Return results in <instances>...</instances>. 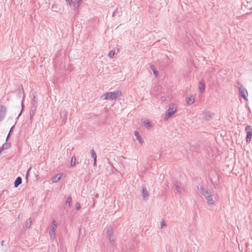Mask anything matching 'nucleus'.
<instances>
[{
    "label": "nucleus",
    "mask_w": 252,
    "mask_h": 252,
    "mask_svg": "<svg viewBox=\"0 0 252 252\" xmlns=\"http://www.w3.org/2000/svg\"><path fill=\"white\" fill-rule=\"evenodd\" d=\"M200 192L207 200V204L209 206H211L215 204L217 199L215 196H213L210 189H205L203 187L201 186Z\"/></svg>",
    "instance_id": "obj_1"
},
{
    "label": "nucleus",
    "mask_w": 252,
    "mask_h": 252,
    "mask_svg": "<svg viewBox=\"0 0 252 252\" xmlns=\"http://www.w3.org/2000/svg\"><path fill=\"white\" fill-rule=\"evenodd\" d=\"M38 97L36 94L35 93L33 98L31 101V108L30 110V117L31 119L32 118L35 114V112L36 110V108L38 105Z\"/></svg>",
    "instance_id": "obj_2"
},
{
    "label": "nucleus",
    "mask_w": 252,
    "mask_h": 252,
    "mask_svg": "<svg viewBox=\"0 0 252 252\" xmlns=\"http://www.w3.org/2000/svg\"><path fill=\"white\" fill-rule=\"evenodd\" d=\"M122 94L121 92H109L104 94L105 100H116Z\"/></svg>",
    "instance_id": "obj_3"
},
{
    "label": "nucleus",
    "mask_w": 252,
    "mask_h": 252,
    "mask_svg": "<svg viewBox=\"0 0 252 252\" xmlns=\"http://www.w3.org/2000/svg\"><path fill=\"white\" fill-rule=\"evenodd\" d=\"M106 234L110 244L114 245L115 243V237L113 234V229L111 227H109L107 229Z\"/></svg>",
    "instance_id": "obj_4"
},
{
    "label": "nucleus",
    "mask_w": 252,
    "mask_h": 252,
    "mask_svg": "<svg viewBox=\"0 0 252 252\" xmlns=\"http://www.w3.org/2000/svg\"><path fill=\"white\" fill-rule=\"evenodd\" d=\"M239 92L241 96L242 97H243L245 100H247V96L248 94L247 90L246 89H245L243 85L239 82H237Z\"/></svg>",
    "instance_id": "obj_5"
},
{
    "label": "nucleus",
    "mask_w": 252,
    "mask_h": 252,
    "mask_svg": "<svg viewBox=\"0 0 252 252\" xmlns=\"http://www.w3.org/2000/svg\"><path fill=\"white\" fill-rule=\"evenodd\" d=\"M177 110L176 105L174 104H170L169 108L168 109L165 117L166 120H168L172 115L174 114Z\"/></svg>",
    "instance_id": "obj_6"
},
{
    "label": "nucleus",
    "mask_w": 252,
    "mask_h": 252,
    "mask_svg": "<svg viewBox=\"0 0 252 252\" xmlns=\"http://www.w3.org/2000/svg\"><path fill=\"white\" fill-rule=\"evenodd\" d=\"M245 130L247 133L246 141L247 143H249L252 141V126L250 125L247 126L246 127Z\"/></svg>",
    "instance_id": "obj_7"
},
{
    "label": "nucleus",
    "mask_w": 252,
    "mask_h": 252,
    "mask_svg": "<svg viewBox=\"0 0 252 252\" xmlns=\"http://www.w3.org/2000/svg\"><path fill=\"white\" fill-rule=\"evenodd\" d=\"M173 184L175 187V189L177 193L179 194H181L182 191L184 189V187L182 183L178 181H175L173 182Z\"/></svg>",
    "instance_id": "obj_8"
},
{
    "label": "nucleus",
    "mask_w": 252,
    "mask_h": 252,
    "mask_svg": "<svg viewBox=\"0 0 252 252\" xmlns=\"http://www.w3.org/2000/svg\"><path fill=\"white\" fill-rule=\"evenodd\" d=\"M68 112L65 109L63 110L60 113V117L61 119L62 125H64L66 122Z\"/></svg>",
    "instance_id": "obj_9"
},
{
    "label": "nucleus",
    "mask_w": 252,
    "mask_h": 252,
    "mask_svg": "<svg viewBox=\"0 0 252 252\" xmlns=\"http://www.w3.org/2000/svg\"><path fill=\"white\" fill-rule=\"evenodd\" d=\"M51 229L50 231V236L52 239L55 238V231L57 229V224L55 220H53L51 224Z\"/></svg>",
    "instance_id": "obj_10"
},
{
    "label": "nucleus",
    "mask_w": 252,
    "mask_h": 252,
    "mask_svg": "<svg viewBox=\"0 0 252 252\" xmlns=\"http://www.w3.org/2000/svg\"><path fill=\"white\" fill-rule=\"evenodd\" d=\"M6 113V108L4 105L0 106V121L5 117Z\"/></svg>",
    "instance_id": "obj_11"
},
{
    "label": "nucleus",
    "mask_w": 252,
    "mask_h": 252,
    "mask_svg": "<svg viewBox=\"0 0 252 252\" xmlns=\"http://www.w3.org/2000/svg\"><path fill=\"white\" fill-rule=\"evenodd\" d=\"M203 119L206 121H209L213 118L214 114L208 111H204L203 113Z\"/></svg>",
    "instance_id": "obj_12"
},
{
    "label": "nucleus",
    "mask_w": 252,
    "mask_h": 252,
    "mask_svg": "<svg viewBox=\"0 0 252 252\" xmlns=\"http://www.w3.org/2000/svg\"><path fill=\"white\" fill-rule=\"evenodd\" d=\"M142 198L144 200L147 199L149 196V193H148L147 189L144 185L142 186Z\"/></svg>",
    "instance_id": "obj_13"
},
{
    "label": "nucleus",
    "mask_w": 252,
    "mask_h": 252,
    "mask_svg": "<svg viewBox=\"0 0 252 252\" xmlns=\"http://www.w3.org/2000/svg\"><path fill=\"white\" fill-rule=\"evenodd\" d=\"M63 173H58L52 177L51 178L52 183H56L59 182L63 177Z\"/></svg>",
    "instance_id": "obj_14"
},
{
    "label": "nucleus",
    "mask_w": 252,
    "mask_h": 252,
    "mask_svg": "<svg viewBox=\"0 0 252 252\" xmlns=\"http://www.w3.org/2000/svg\"><path fill=\"white\" fill-rule=\"evenodd\" d=\"M141 122L144 124L145 126L148 129L150 128L152 126L151 122L148 119H142Z\"/></svg>",
    "instance_id": "obj_15"
},
{
    "label": "nucleus",
    "mask_w": 252,
    "mask_h": 252,
    "mask_svg": "<svg viewBox=\"0 0 252 252\" xmlns=\"http://www.w3.org/2000/svg\"><path fill=\"white\" fill-rule=\"evenodd\" d=\"M92 158L94 159V166H95L96 164V154L94 149H92L90 152Z\"/></svg>",
    "instance_id": "obj_16"
},
{
    "label": "nucleus",
    "mask_w": 252,
    "mask_h": 252,
    "mask_svg": "<svg viewBox=\"0 0 252 252\" xmlns=\"http://www.w3.org/2000/svg\"><path fill=\"white\" fill-rule=\"evenodd\" d=\"M199 89L200 92L202 93L205 90V83L203 80H201L199 83Z\"/></svg>",
    "instance_id": "obj_17"
},
{
    "label": "nucleus",
    "mask_w": 252,
    "mask_h": 252,
    "mask_svg": "<svg viewBox=\"0 0 252 252\" xmlns=\"http://www.w3.org/2000/svg\"><path fill=\"white\" fill-rule=\"evenodd\" d=\"M22 179L21 177H18L14 182L15 187H18L22 183Z\"/></svg>",
    "instance_id": "obj_18"
},
{
    "label": "nucleus",
    "mask_w": 252,
    "mask_h": 252,
    "mask_svg": "<svg viewBox=\"0 0 252 252\" xmlns=\"http://www.w3.org/2000/svg\"><path fill=\"white\" fill-rule=\"evenodd\" d=\"M134 135L136 136V139H137V140H138L139 143H140V144H142V143H143V140L142 138H141V137L140 136V135H139L138 132L135 131Z\"/></svg>",
    "instance_id": "obj_19"
},
{
    "label": "nucleus",
    "mask_w": 252,
    "mask_h": 252,
    "mask_svg": "<svg viewBox=\"0 0 252 252\" xmlns=\"http://www.w3.org/2000/svg\"><path fill=\"white\" fill-rule=\"evenodd\" d=\"M32 223V219H31V218H30L25 222L24 227L27 229L29 228L31 226Z\"/></svg>",
    "instance_id": "obj_20"
},
{
    "label": "nucleus",
    "mask_w": 252,
    "mask_h": 252,
    "mask_svg": "<svg viewBox=\"0 0 252 252\" xmlns=\"http://www.w3.org/2000/svg\"><path fill=\"white\" fill-rule=\"evenodd\" d=\"M10 143L5 142L0 147V149L3 151V150H6L10 147Z\"/></svg>",
    "instance_id": "obj_21"
},
{
    "label": "nucleus",
    "mask_w": 252,
    "mask_h": 252,
    "mask_svg": "<svg viewBox=\"0 0 252 252\" xmlns=\"http://www.w3.org/2000/svg\"><path fill=\"white\" fill-rule=\"evenodd\" d=\"M188 104L189 105L192 104L194 102V98L193 95H190V96L186 98Z\"/></svg>",
    "instance_id": "obj_22"
},
{
    "label": "nucleus",
    "mask_w": 252,
    "mask_h": 252,
    "mask_svg": "<svg viewBox=\"0 0 252 252\" xmlns=\"http://www.w3.org/2000/svg\"><path fill=\"white\" fill-rule=\"evenodd\" d=\"M76 165V158L75 156H73L71 158L70 166H74Z\"/></svg>",
    "instance_id": "obj_23"
},
{
    "label": "nucleus",
    "mask_w": 252,
    "mask_h": 252,
    "mask_svg": "<svg viewBox=\"0 0 252 252\" xmlns=\"http://www.w3.org/2000/svg\"><path fill=\"white\" fill-rule=\"evenodd\" d=\"M71 203H72V198H71V196H69L67 197V200L65 201V204H68L69 207H70V206L71 205Z\"/></svg>",
    "instance_id": "obj_24"
},
{
    "label": "nucleus",
    "mask_w": 252,
    "mask_h": 252,
    "mask_svg": "<svg viewBox=\"0 0 252 252\" xmlns=\"http://www.w3.org/2000/svg\"><path fill=\"white\" fill-rule=\"evenodd\" d=\"M114 55H115V51L111 50L110 52H109L108 56H109V57L112 58L113 57Z\"/></svg>",
    "instance_id": "obj_25"
},
{
    "label": "nucleus",
    "mask_w": 252,
    "mask_h": 252,
    "mask_svg": "<svg viewBox=\"0 0 252 252\" xmlns=\"http://www.w3.org/2000/svg\"><path fill=\"white\" fill-rule=\"evenodd\" d=\"M166 223H165V222L164 220H162L161 221V228H163V227L165 226H166Z\"/></svg>",
    "instance_id": "obj_26"
},
{
    "label": "nucleus",
    "mask_w": 252,
    "mask_h": 252,
    "mask_svg": "<svg viewBox=\"0 0 252 252\" xmlns=\"http://www.w3.org/2000/svg\"><path fill=\"white\" fill-rule=\"evenodd\" d=\"M73 7L76 9H78L80 6V4L79 3H75L74 2L73 3Z\"/></svg>",
    "instance_id": "obj_27"
},
{
    "label": "nucleus",
    "mask_w": 252,
    "mask_h": 252,
    "mask_svg": "<svg viewBox=\"0 0 252 252\" xmlns=\"http://www.w3.org/2000/svg\"><path fill=\"white\" fill-rule=\"evenodd\" d=\"M73 7L76 9H78L80 6V4L79 3H75L74 2L73 3Z\"/></svg>",
    "instance_id": "obj_28"
},
{
    "label": "nucleus",
    "mask_w": 252,
    "mask_h": 252,
    "mask_svg": "<svg viewBox=\"0 0 252 252\" xmlns=\"http://www.w3.org/2000/svg\"><path fill=\"white\" fill-rule=\"evenodd\" d=\"M80 208H81V206H80V203H77L76 204V209L77 210H80Z\"/></svg>",
    "instance_id": "obj_29"
},
{
    "label": "nucleus",
    "mask_w": 252,
    "mask_h": 252,
    "mask_svg": "<svg viewBox=\"0 0 252 252\" xmlns=\"http://www.w3.org/2000/svg\"><path fill=\"white\" fill-rule=\"evenodd\" d=\"M66 2L68 3V4L71 5L72 3V0H65Z\"/></svg>",
    "instance_id": "obj_30"
},
{
    "label": "nucleus",
    "mask_w": 252,
    "mask_h": 252,
    "mask_svg": "<svg viewBox=\"0 0 252 252\" xmlns=\"http://www.w3.org/2000/svg\"><path fill=\"white\" fill-rule=\"evenodd\" d=\"M32 169L31 167H30L29 170L27 171V174L26 175V179H28V176L29 175V172H30V171L31 170V169Z\"/></svg>",
    "instance_id": "obj_31"
},
{
    "label": "nucleus",
    "mask_w": 252,
    "mask_h": 252,
    "mask_svg": "<svg viewBox=\"0 0 252 252\" xmlns=\"http://www.w3.org/2000/svg\"><path fill=\"white\" fill-rule=\"evenodd\" d=\"M118 10V8H116V9H115V11L113 12V14H112V16H113V17H114V16H115V14H116V12H117Z\"/></svg>",
    "instance_id": "obj_32"
},
{
    "label": "nucleus",
    "mask_w": 252,
    "mask_h": 252,
    "mask_svg": "<svg viewBox=\"0 0 252 252\" xmlns=\"http://www.w3.org/2000/svg\"><path fill=\"white\" fill-rule=\"evenodd\" d=\"M82 0H75L74 2L80 4Z\"/></svg>",
    "instance_id": "obj_33"
},
{
    "label": "nucleus",
    "mask_w": 252,
    "mask_h": 252,
    "mask_svg": "<svg viewBox=\"0 0 252 252\" xmlns=\"http://www.w3.org/2000/svg\"><path fill=\"white\" fill-rule=\"evenodd\" d=\"M10 136V132H9L8 135H7V137H6V141H7V140H8Z\"/></svg>",
    "instance_id": "obj_34"
},
{
    "label": "nucleus",
    "mask_w": 252,
    "mask_h": 252,
    "mask_svg": "<svg viewBox=\"0 0 252 252\" xmlns=\"http://www.w3.org/2000/svg\"><path fill=\"white\" fill-rule=\"evenodd\" d=\"M14 126H13L11 127V128H10V131L9 132H10V133H11V132H12L13 129V128H14Z\"/></svg>",
    "instance_id": "obj_35"
},
{
    "label": "nucleus",
    "mask_w": 252,
    "mask_h": 252,
    "mask_svg": "<svg viewBox=\"0 0 252 252\" xmlns=\"http://www.w3.org/2000/svg\"><path fill=\"white\" fill-rule=\"evenodd\" d=\"M4 241L3 240H2L1 242V246H3L4 245Z\"/></svg>",
    "instance_id": "obj_36"
},
{
    "label": "nucleus",
    "mask_w": 252,
    "mask_h": 252,
    "mask_svg": "<svg viewBox=\"0 0 252 252\" xmlns=\"http://www.w3.org/2000/svg\"><path fill=\"white\" fill-rule=\"evenodd\" d=\"M22 108H23V104L22 103ZM22 110H23V109H22L21 111L20 112L19 116L21 114Z\"/></svg>",
    "instance_id": "obj_37"
},
{
    "label": "nucleus",
    "mask_w": 252,
    "mask_h": 252,
    "mask_svg": "<svg viewBox=\"0 0 252 252\" xmlns=\"http://www.w3.org/2000/svg\"><path fill=\"white\" fill-rule=\"evenodd\" d=\"M89 160H87V161H85V163H86L87 165H88V164H89Z\"/></svg>",
    "instance_id": "obj_38"
},
{
    "label": "nucleus",
    "mask_w": 252,
    "mask_h": 252,
    "mask_svg": "<svg viewBox=\"0 0 252 252\" xmlns=\"http://www.w3.org/2000/svg\"><path fill=\"white\" fill-rule=\"evenodd\" d=\"M154 73L155 74H156L157 73H158V71L157 70H154Z\"/></svg>",
    "instance_id": "obj_39"
},
{
    "label": "nucleus",
    "mask_w": 252,
    "mask_h": 252,
    "mask_svg": "<svg viewBox=\"0 0 252 252\" xmlns=\"http://www.w3.org/2000/svg\"><path fill=\"white\" fill-rule=\"evenodd\" d=\"M129 250H130V251H132V250H133V249H132L131 247H130V248H129Z\"/></svg>",
    "instance_id": "obj_40"
},
{
    "label": "nucleus",
    "mask_w": 252,
    "mask_h": 252,
    "mask_svg": "<svg viewBox=\"0 0 252 252\" xmlns=\"http://www.w3.org/2000/svg\"><path fill=\"white\" fill-rule=\"evenodd\" d=\"M55 8V6H54V5H53L52 6V8Z\"/></svg>",
    "instance_id": "obj_41"
},
{
    "label": "nucleus",
    "mask_w": 252,
    "mask_h": 252,
    "mask_svg": "<svg viewBox=\"0 0 252 252\" xmlns=\"http://www.w3.org/2000/svg\"><path fill=\"white\" fill-rule=\"evenodd\" d=\"M55 8V6H54V5H53L52 6V8Z\"/></svg>",
    "instance_id": "obj_42"
},
{
    "label": "nucleus",
    "mask_w": 252,
    "mask_h": 252,
    "mask_svg": "<svg viewBox=\"0 0 252 252\" xmlns=\"http://www.w3.org/2000/svg\"><path fill=\"white\" fill-rule=\"evenodd\" d=\"M2 152V150H1L0 149V154H1V153Z\"/></svg>",
    "instance_id": "obj_43"
}]
</instances>
